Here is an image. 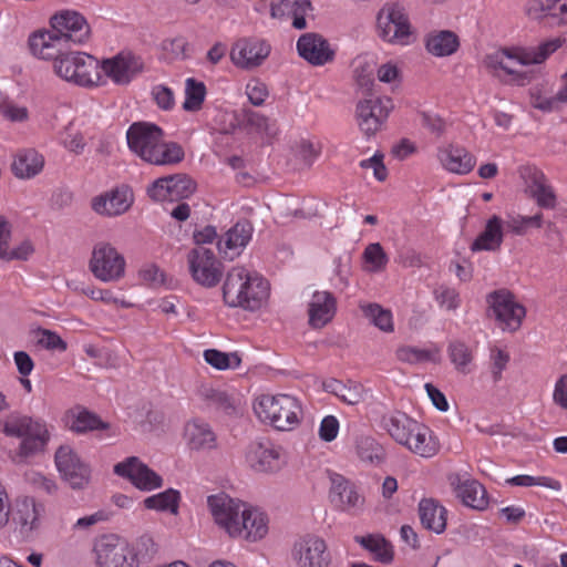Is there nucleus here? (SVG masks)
<instances>
[{"mask_svg": "<svg viewBox=\"0 0 567 567\" xmlns=\"http://www.w3.org/2000/svg\"><path fill=\"white\" fill-rule=\"evenodd\" d=\"M51 30L34 32L29 38L32 54L52 56L60 45L82 44L87 41L91 28L86 19L74 10H60L50 18Z\"/></svg>", "mask_w": 567, "mask_h": 567, "instance_id": "obj_1", "label": "nucleus"}, {"mask_svg": "<svg viewBox=\"0 0 567 567\" xmlns=\"http://www.w3.org/2000/svg\"><path fill=\"white\" fill-rule=\"evenodd\" d=\"M128 148L143 161L158 166L181 163L185 157L176 142H165L163 130L150 122H134L126 132Z\"/></svg>", "mask_w": 567, "mask_h": 567, "instance_id": "obj_2", "label": "nucleus"}, {"mask_svg": "<svg viewBox=\"0 0 567 567\" xmlns=\"http://www.w3.org/2000/svg\"><path fill=\"white\" fill-rule=\"evenodd\" d=\"M59 52L47 56L34 54L39 59L52 60L55 74L81 86H91L100 80L99 61L84 52L72 51L70 45H60Z\"/></svg>", "mask_w": 567, "mask_h": 567, "instance_id": "obj_3", "label": "nucleus"}, {"mask_svg": "<svg viewBox=\"0 0 567 567\" xmlns=\"http://www.w3.org/2000/svg\"><path fill=\"white\" fill-rule=\"evenodd\" d=\"M1 424L7 436L21 439L19 455L22 457L41 452L49 441L45 423L20 412L8 414Z\"/></svg>", "mask_w": 567, "mask_h": 567, "instance_id": "obj_4", "label": "nucleus"}, {"mask_svg": "<svg viewBox=\"0 0 567 567\" xmlns=\"http://www.w3.org/2000/svg\"><path fill=\"white\" fill-rule=\"evenodd\" d=\"M254 411L260 421L279 431L293 430L302 414L298 400L288 394H262L256 399Z\"/></svg>", "mask_w": 567, "mask_h": 567, "instance_id": "obj_5", "label": "nucleus"}, {"mask_svg": "<svg viewBox=\"0 0 567 567\" xmlns=\"http://www.w3.org/2000/svg\"><path fill=\"white\" fill-rule=\"evenodd\" d=\"M256 272H250L245 267H233L226 275L223 285V298L229 307H240L245 310L255 311L260 308V297H262V288L257 287L255 293L247 298L245 292L249 289L252 276Z\"/></svg>", "mask_w": 567, "mask_h": 567, "instance_id": "obj_6", "label": "nucleus"}, {"mask_svg": "<svg viewBox=\"0 0 567 567\" xmlns=\"http://www.w3.org/2000/svg\"><path fill=\"white\" fill-rule=\"evenodd\" d=\"M90 271L103 282L117 281L124 277L125 259L110 243H97L89 262Z\"/></svg>", "mask_w": 567, "mask_h": 567, "instance_id": "obj_7", "label": "nucleus"}, {"mask_svg": "<svg viewBox=\"0 0 567 567\" xmlns=\"http://www.w3.org/2000/svg\"><path fill=\"white\" fill-rule=\"evenodd\" d=\"M94 549L99 567H138L134 548L117 535L102 536Z\"/></svg>", "mask_w": 567, "mask_h": 567, "instance_id": "obj_8", "label": "nucleus"}, {"mask_svg": "<svg viewBox=\"0 0 567 567\" xmlns=\"http://www.w3.org/2000/svg\"><path fill=\"white\" fill-rule=\"evenodd\" d=\"M192 278L205 288H213L223 277V264L215 254L205 247L193 248L187 255Z\"/></svg>", "mask_w": 567, "mask_h": 567, "instance_id": "obj_9", "label": "nucleus"}, {"mask_svg": "<svg viewBox=\"0 0 567 567\" xmlns=\"http://www.w3.org/2000/svg\"><path fill=\"white\" fill-rule=\"evenodd\" d=\"M393 103L390 97L373 96L357 104L355 118L360 131L367 136H373L386 121Z\"/></svg>", "mask_w": 567, "mask_h": 567, "instance_id": "obj_10", "label": "nucleus"}, {"mask_svg": "<svg viewBox=\"0 0 567 567\" xmlns=\"http://www.w3.org/2000/svg\"><path fill=\"white\" fill-rule=\"evenodd\" d=\"M377 27L379 35L389 42L404 43L411 34L409 18L398 3H388L380 10Z\"/></svg>", "mask_w": 567, "mask_h": 567, "instance_id": "obj_11", "label": "nucleus"}, {"mask_svg": "<svg viewBox=\"0 0 567 567\" xmlns=\"http://www.w3.org/2000/svg\"><path fill=\"white\" fill-rule=\"evenodd\" d=\"M487 302L503 330L513 332L520 327L526 310L515 301L513 293L505 289L494 291L487 296Z\"/></svg>", "mask_w": 567, "mask_h": 567, "instance_id": "obj_12", "label": "nucleus"}, {"mask_svg": "<svg viewBox=\"0 0 567 567\" xmlns=\"http://www.w3.org/2000/svg\"><path fill=\"white\" fill-rule=\"evenodd\" d=\"M54 460L61 476L73 489H83L87 486L91 470L70 446H60Z\"/></svg>", "mask_w": 567, "mask_h": 567, "instance_id": "obj_13", "label": "nucleus"}, {"mask_svg": "<svg viewBox=\"0 0 567 567\" xmlns=\"http://www.w3.org/2000/svg\"><path fill=\"white\" fill-rule=\"evenodd\" d=\"M212 515L218 526L224 528L230 537H237L243 508L247 505L226 494L210 495L207 499Z\"/></svg>", "mask_w": 567, "mask_h": 567, "instance_id": "obj_14", "label": "nucleus"}, {"mask_svg": "<svg viewBox=\"0 0 567 567\" xmlns=\"http://www.w3.org/2000/svg\"><path fill=\"white\" fill-rule=\"evenodd\" d=\"M114 473L130 481L136 488L150 492L163 486V478L137 456L126 457L114 465Z\"/></svg>", "mask_w": 567, "mask_h": 567, "instance_id": "obj_15", "label": "nucleus"}, {"mask_svg": "<svg viewBox=\"0 0 567 567\" xmlns=\"http://www.w3.org/2000/svg\"><path fill=\"white\" fill-rule=\"evenodd\" d=\"M329 478V499L337 509L352 515L362 511L364 497L359 494L353 482L338 473H330Z\"/></svg>", "mask_w": 567, "mask_h": 567, "instance_id": "obj_16", "label": "nucleus"}, {"mask_svg": "<svg viewBox=\"0 0 567 567\" xmlns=\"http://www.w3.org/2000/svg\"><path fill=\"white\" fill-rule=\"evenodd\" d=\"M292 557L298 567H330L332 558L324 539L307 535L295 543Z\"/></svg>", "mask_w": 567, "mask_h": 567, "instance_id": "obj_17", "label": "nucleus"}, {"mask_svg": "<svg viewBox=\"0 0 567 567\" xmlns=\"http://www.w3.org/2000/svg\"><path fill=\"white\" fill-rule=\"evenodd\" d=\"M246 462L258 473L278 472L284 464L281 447L268 440L251 442L246 451Z\"/></svg>", "mask_w": 567, "mask_h": 567, "instance_id": "obj_18", "label": "nucleus"}, {"mask_svg": "<svg viewBox=\"0 0 567 567\" xmlns=\"http://www.w3.org/2000/svg\"><path fill=\"white\" fill-rule=\"evenodd\" d=\"M270 44L262 39H240L234 45L230 58L235 65L251 70L261 65L270 54Z\"/></svg>", "mask_w": 567, "mask_h": 567, "instance_id": "obj_19", "label": "nucleus"}, {"mask_svg": "<svg viewBox=\"0 0 567 567\" xmlns=\"http://www.w3.org/2000/svg\"><path fill=\"white\" fill-rule=\"evenodd\" d=\"M298 54L311 65L321 66L334 59V51L320 33L307 32L297 41Z\"/></svg>", "mask_w": 567, "mask_h": 567, "instance_id": "obj_20", "label": "nucleus"}, {"mask_svg": "<svg viewBox=\"0 0 567 567\" xmlns=\"http://www.w3.org/2000/svg\"><path fill=\"white\" fill-rule=\"evenodd\" d=\"M102 70L116 84H127L143 71L144 63L140 56L131 53H118L104 60Z\"/></svg>", "mask_w": 567, "mask_h": 567, "instance_id": "obj_21", "label": "nucleus"}, {"mask_svg": "<svg viewBox=\"0 0 567 567\" xmlns=\"http://www.w3.org/2000/svg\"><path fill=\"white\" fill-rule=\"evenodd\" d=\"M456 497L465 506L476 511H484L488 506V497L485 487L476 480L463 478L461 474L454 473L449 476Z\"/></svg>", "mask_w": 567, "mask_h": 567, "instance_id": "obj_22", "label": "nucleus"}, {"mask_svg": "<svg viewBox=\"0 0 567 567\" xmlns=\"http://www.w3.org/2000/svg\"><path fill=\"white\" fill-rule=\"evenodd\" d=\"M132 194L127 188H116L92 199V209L103 216L113 217L124 214L132 206Z\"/></svg>", "mask_w": 567, "mask_h": 567, "instance_id": "obj_23", "label": "nucleus"}, {"mask_svg": "<svg viewBox=\"0 0 567 567\" xmlns=\"http://www.w3.org/2000/svg\"><path fill=\"white\" fill-rule=\"evenodd\" d=\"M187 445L194 451H210L217 447V435L209 423L193 419L185 425Z\"/></svg>", "mask_w": 567, "mask_h": 567, "instance_id": "obj_24", "label": "nucleus"}, {"mask_svg": "<svg viewBox=\"0 0 567 567\" xmlns=\"http://www.w3.org/2000/svg\"><path fill=\"white\" fill-rule=\"evenodd\" d=\"M336 298L328 291H316L309 302V324L315 329L323 328L336 313Z\"/></svg>", "mask_w": 567, "mask_h": 567, "instance_id": "obj_25", "label": "nucleus"}, {"mask_svg": "<svg viewBox=\"0 0 567 567\" xmlns=\"http://www.w3.org/2000/svg\"><path fill=\"white\" fill-rule=\"evenodd\" d=\"M252 235V225L249 220L237 221L227 233L224 240L217 244L220 254L225 257L234 259L239 255V249L247 246Z\"/></svg>", "mask_w": 567, "mask_h": 567, "instance_id": "obj_26", "label": "nucleus"}, {"mask_svg": "<svg viewBox=\"0 0 567 567\" xmlns=\"http://www.w3.org/2000/svg\"><path fill=\"white\" fill-rule=\"evenodd\" d=\"M437 157L445 169L460 175L468 174L476 164V158L462 146L440 148Z\"/></svg>", "mask_w": 567, "mask_h": 567, "instance_id": "obj_27", "label": "nucleus"}, {"mask_svg": "<svg viewBox=\"0 0 567 567\" xmlns=\"http://www.w3.org/2000/svg\"><path fill=\"white\" fill-rule=\"evenodd\" d=\"M43 506L37 504L33 497L24 496L16 502L13 522L20 526L21 534L28 536L38 527Z\"/></svg>", "mask_w": 567, "mask_h": 567, "instance_id": "obj_28", "label": "nucleus"}, {"mask_svg": "<svg viewBox=\"0 0 567 567\" xmlns=\"http://www.w3.org/2000/svg\"><path fill=\"white\" fill-rule=\"evenodd\" d=\"M447 511L434 498H423L419 503V517L427 530L442 534L446 528Z\"/></svg>", "mask_w": 567, "mask_h": 567, "instance_id": "obj_29", "label": "nucleus"}, {"mask_svg": "<svg viewBox=\"0 0 567 567\" xmlns=\"http://www.w3.org/2000/svg\"><path fill=\"white\" fill-rule=\"evenodd\" d=\"M382 422L388 433L401 445L409 443L413 432L420 429V423L403 412L385 415Z\"/></svg>", "mask_w": 567, "mask_h": 567, "instance_id": "obj_30", "label": "nucleus"}, {"mask_svg": "<svg viewBox=\"0 0 567 567\" xmlns=\"http://www.w3.org/2000/svg\"><path fill=\"white\" fill-rule=\"evenodd\" d=\"M485 64L488 69H502L507 74L513 75V81L518 85H525L530 81L527 72L515 69V64L522 65L518 62L517 52L515 54H512L508 50L494 52L485 58Z\"/></svg>", "mask_w": 567, "mask_h": 567, "instance_id": "obj_31", "label": "nucleus"}, {"mask_svg": "<svg viewBox=\"0 0 567 567\" xmlns=\"http://www.w3.org/2000/svg\"><path fill=\"white\" fill-rule=\"evenodd\" d=\"M322 388L326 392L336 395L349 405H357L365 399L364 386L352 380H348L343 383L337 379H329L323 381Z\"/></svg>", "mask_w": 567, "mask_h": 567, "instance_id": "obj_32", "label": "nucleus"}, {"mask_svg": "<svg viewBox=\"0 0 567 567\" xmlns=\"http://www.w3.org/2000/svg\"><path fill=\"white\" fill-rule=\"evenodd\" d=\"M566 42L564 38L547 39L535 47L517 51V59L522 65L542 64Z\"/></svg>", "mask_w": 567, "mask_h": 567, "instance_id": "obj_33", "label": "nucleus"}, {"mask_svg": "<svg viewBox=\"0 0 567 567\" xmlns=\"http://www.w3.org/2000/svg\"><path fill=\"white\" fill-rule=\"evenodd\" d=\"M239 532L237 537H243L250 542H256L267 534V523L262 513L246 506L243 508L238 522Z\"/></svg>", "mask_w": 567, "mask_h": 567, "instance_id": "obj_34", "label": "nucleus"}, {"mask_svg": "<svg viewBox=\"0 0 567 567\" xmlns=\"http://www.w3.org/2000/svg\"><path fill=\"white\" fill-rule=\"evenodd\" d=\"M528 178V190L536 204L546 209L555 208L557 198L544 173L542 171L534 169L529 174Z\"/></svg>", "mask_w": 567, "mask_h": 567, "instance_id": "obj_35", "label": "nucleus"}, {"mask_svg": "<svg viewBox=\"0 0 567 567\" xmlns=\"http://www.w3.org/2000/svg\"><path fill=\"white\" fill-rule=\"evenodd\" d=\"M503 243L502 219L494 215L486 223L485 229L472 243V251H495Z\"/></svg>", "mask_w": 567, "mask_h": 567, "instance_id": "obj_36", "label": "nucleus"}, {"mask_svg": "<svg viewBox=\"0 0 567 567\" xmlns=\"http://www.w3.org/2000/svg\"><path fill=\"white\" fill-rule=\"evenodd\" d=\"M43 164V157L30 148L18 152L11 167L18 178H31L42 171Z\"/></svg>", "mask_w": 567, "mask_h": 567, "instance_id": "obj_37", "label": "nucleus"}, {"mask_svg": "<svg viewBox=\"0 0 567 567\" xmlns=\"http://www.w3.org/2000/svg\"><path fill=\"white\" fill-rule=\"evenodd\" d=\"M68 425L76 433L110 429V424L102 421L99 415L81 408L73 409L68 413Z\"/></svg>", "mask_w": 567, "mask_h": 567, "instance_id": "obj_38", "label": "nucleus"}, {"mask_svg": "<svg viewBox=\"0 0 567 567\" xmlns=\"http://www.w3.org/2000/svg\"><path fill=\"white\" fill-rule=\"evenodd\" d=\"M198 395L208 409L221 411L228 415L237 413V402L226 391L203 386L199 389Z\"/></svg>", "mask_w": 567, "mask_h": 567, "instance_id": "obj_39", "label": "nucleus"}, {"mask_svg": "<svg viewBox=\"0 0 567 567\" xmlns=\"http://www.w3.org/2000/svg\"><path fill=\"white\" fill-rule=\"evenodd\" d=\"M354 542L374 555V560L381 564H390L394 558L393 547L382 535L370 534L354 536Z\"/></svg>", "mask_w": 567, "mask_h": 567, "instance_id": "obj_40", "label": "nucleus"}, {"mask_svg": "<svg viewBox=\"0 0 567 567\" xmlns=\"http://www.w3.org/2000/svg\"><path fill=\"white\" fill-rule=\"evenodd\" d=\"M426 50L435 56H449L460 47L457 35L449 30L429 34L425 41Z\"/></svg>", "mask_w": 567, "mask_h": 567, "instance_id": "obj_41", "label": "nucleus"}, {"mask_svg": "<svg viewBox=\"0 0 567 567\" xmlns=\"http://www.w3.org/2000/svg\"><path fill=\"white\" fill-rule=\"evenodd\" d=\"M355 452L361 462L371 465H379L385 458L383 446L371 436L358 437L355 441Z\"/></svg>", "mask_w": 567, "mask_h": 567, "instance_id": "obj_42", "label": "nucleus"}, {"mask_svg": "<svg viewBox=\"0 0 567 567\" xmlns=\"http://www.w3.org/2000/svg\"><path fill=\"white\" fill-rule=\"evenodd\" d=\"M179 499V492L174 488H168L162 493L145 498L144 506L148 509L177 514Z\"/></svg>", "mask_w": 567, "mask_h": 567, "instance_id": "obj_43", "label": "nucleus"}, {"mask_svg": "<svg viewBox=\"0 0 567 567\" xmlns=\"http://www.w3.org/2000/svg\"><path fill=\"white\" fill-rule=\"evenodd\" d=\"M404 446L422 457H432L437 452L436 443L427 435V429L422 424L416 432H413L410 442Z\"/></svg>", "mask_w": 567, "mask_h": 567, "instance_id": "obj_44", "label": "nucleus"}, {"mask_svg": "<svg viewBox=\"0 0 567 567\" xmlns=\"http://www.w3.org/2000/svg\"><path fill=\"white\" fill-rule=\"evenodd\" d=\"M206 96V86L204 82L188 78L185 82V101L183 109L187 112L199 111Z\"/></svg>", "mask_w": 567, "mask_h": 567, "instance_id": "obj_45", "label": "nucleus"}, {"mask_svg": "<svg viewBox=\"0 0 567 567\" xmlns=\"http://www.w3.org/2000/svg\"><path fill=\"white\" fill-rule=\"evenodd\" d=\"M241 123L269 137L277 134L275 122H270L267 116L251 109L244 107L241 110Z\"/></svg>", "mask_w": 567, "mask_h": 567, "instance_id": "obj_46", "label": "nucleus"}, {"mask_svg": "<svg viewBox=\"0 0 567 567\" xmlns=\"http://www.w3.org/2000/svg\"><path fill=\"white\" fill-rule=\"evenodd\" d=\"M361 309L369 321L380 330L384 332L393 331V320L390 310L384 309L378 303L364 305L361 306Z\"/></svg>", "mask_w": 567, "mask_h": 567, "instance_id": "obj_47", "label": "nucleus"}, {"mask_svg": "<svg viewBox=\"0 0 567 567\" xmlns=\"http://www.w3.org/2000/svg\"><path fill=\"white\" fill-rule=\"evenodd\" d=\"M312 10L310 0H280L271 4V16L274 18L282 17L286 13L292 17H306Z\"/></svg>", "mask_w": 567, "mask_h": 567, "instance_id": "obj_48", "label": "nucleus"}, {"mask_svg": "<svg viewBox=\"0 0 567 567\" xmlns=\"http://www.w3.org/2000/svg\"><path fill=\"white\" fill-rule=\"evenodd\" d=\"M171 202L188 198L196 189V183L186 174L169 175Z\"/></svg>", "mask_w": 567, "mask_h": 567, "instance_id": "obj_49", "label": "nucleus"}, {"mask_svg": "<svg viewBox=\"0 0 567 567\" xmlns=\"http://www.w3.org/2000/svg\"><path fill=\"white\" fill-rule=\"evenodd\" d=\"M447 352L452 363L461 372H466V368L473 360L472 351L463 341H451Z\"/></svg>", "mask_w": 567, "mask_h": 567, "instance_id": "obj_50", "label": "nucleus"}, {"mask_svg": "<svg viewBox=\"0 0 567 567\" xmlns=\"http://www.w3.org/2000/svg\"><path fill=\"white\" fill-rule=\"evenodd\" d=\"M395 357L399 361L409 364H416L433 360L431 351L411 346L399 347L395 351Z\"/></svg>", "mask_w": 567, "mask_h": 567, "instance_id": "obj_51", "label": "nucleus"}, {"mask_svg": "<svg viewBox=\"0 0 567 567\" xmlns=\"http://www.w3.org/2000/svg\"><path fill=\"white\" fill-rule=\"evenodd\" d=\"M365 262L371 265L370 270L382 271L388 264V256L379 243L369 244L363 252Z\"/></svg>", "mask_w": 567, "mask_h": 567, "instance_id": "obj_52", "label": "nucleus"}, {"mask_svg": "<svg viewBox=\"0 0 567 567\" xmlns=\"http://www.w3.org/2000/svg\"><path fill=\"white\" fill-rule=\"evenodd\" d=\"M75 291H81L83 295L90 297L92 300L95 301H103L105 303H114L120 305L123 308H128L131 303L120 300L118 298L114 297L111 290L106 289H95L93 287H79L75 285L73 287Z\"/></svg>", "mask_w": 567, "mask_h": 567, "instance_id": "obj_53", "label": "nucleus"}, {"mask_svg": "<svg viewBox=\"0 0 567 567\" xmlns=\"http://www.w3.org/2000/svg\"><path fill=\"white\" fill-rule=\"evenodd\" d=\"M157 551L156 544L153 538L148 535L141 536L136 542V550L134 554L136 555V563H147L153 559Z\"/></svg>", "mask_w": 567, "mask_h": 567, "instance_id": "obj_54", "label": "nucleus"}, {"mask_svg": "<svg viewBox=\"0 0 567 567\" xmlns=\"http://www.w3.org/2000/svg\"><path fill=\"white\" fill-rule=\"evenodd\" d=\"M246 94L254 106H261L269 95V91L264 82L251 80L246 85Z\"/></svg>", "mask_w": 567, "mask_h": 567, "instance_id": "obj_55", "label": "nucleus"}, {"mask_svg": "<svg viewBox=\"0 0 567 567\" xmlns=\"http://www.w3.org/2000/svg\"><path fill=\"white\" fill-rule=\"evenodd\" d=\"M171 176L159 177L147 187V195L155 202L171 200Z\"/></svg>", "mask_w": 567, "mask_h": 567, "instance_id": "obj_56", "label": "nucleus"}, {"mask_svg": "<svg viewBox=\"0 0 567 567\" xmlns=\"http://www.w3.org/2000/svg\"><path fill=\"white\" fill-rule=\"evenodd\" d=\"M38 333L40 336L38 343L47 350H58L61 352L66 350V342L58 333L42 328H39Z\"/></svg>", "mask_w": 567, "mask_h": 567, "instance_id": "obj_57", "label": "nucleus"}, {"mask_svg": "<svg viewBox=\"0 0 567 567\" xmlns=\"http://www.w3.org/2000/svg\"><path fill=\"white\" fill-rule=\"evenodd\" d=\"M29 482L37 492L50 496L55 495L59 489L54 480L47 477L41 473H32L29 477Z\"/></svg>", "mask_w": 567, "mask_h": 567, "instance_id": "obj_58", "label": "nucleus"}, {"mask_svg": "<svg viewBox=\"0 0 567 567\" xmlns=\"http://www.w3.org/2000/svg\"><path fill=\"white\" fill-rule=\"evenodd\" d=\"M436 301L447 310H455L460 305L458 293L455 289L440 286L434 290Z\"/></svg>", "mask_w": 567, "mask_h": 567, "instance_id": "obj_59", "label": "nucleus"}, {"mask_svg": "<svg viewBox=\"0 0 567 567\" xmlns=\"http://www.w3.org/2000/svg\"><path fill=\"white\" fill-rule=\"evenodd\" d=\"M547 0H528L525 4V13L533 20H547L550 7Z\"/></svg>", "mask_w": 567, "mask_h": 567, "instance_id": "obj_60", "label": "nucleus"}, {"mask_svg": "<svg viewBox=\"0 0 567 567\" xmlns=\"http://www.w3.org/2000/svg\"><path fill=\"white\" fill-rule=\"evenodd\" d=\"M152 95L162 110H171L175 104L173 91L165 85H156L152 90Z\"/></svg>", "mask_w": 567, "mask_h": 567, "instance_id": "obj_61", "label": "nucleus"}, {"mask_svg": "<svg viewBox=\"0 0 567 567\" xmlns=\"http://www.w3.org/2000/svg\"><path fill=\"white\" fill-rule=\"evenodd\" d=\"M339 431V421L333 415H327L322 419L319 427V436L324 442L333 441Z\"/></svg>", "mask_w": 567, "mask_h": 567, "instance_id": "obj_62", "label": "nucleus"}, {"mask_svg": "<svg viewBox=\"0 0 567 567\" xmlns=\"http://www.w3.org/2000/svg\"><path fill=\"white\" fill-rule=\"evenodd\" d=\"M383 157H384L383 154L378 152L372 157H370L368 159H363L360 163V166L362 168L372 167L374 177L378 181L383 182V181H385V178L388 176L386 167L383 164Z\"/></svg>", "mask_w": 567, "mask_h": 567, "instance_id": "obj_63", "label": "nucleus"}, {"mask_svg": "<svg viewBox=\"0 0 567 567\" xmlns=\"http://www.w3.org/2000/svg\"><path fill=\"white\" fill-rule=\"evenodd\" d=\"M550 12L548 19L553 24H560L567 20V0H547Z\"/></svg>", "mask_w": 567, "mask_h": 567, "instance_id": "obj_64", "label": "nucleus"}]
</instances>
